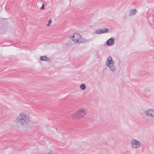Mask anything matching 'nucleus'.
<instances>
[{
	"label": "nucleus",
	"instance_id": "obj_16",
	"mask_svg": "<svg viewBox=\"0 0 154 154\" xmlns=\"http://www.w3.org/2000/svg\"><path fill=\"white\" fill-rule=\"evenodd\" d=\"M153 58H154V55L153 56Z\"/></svg>",
	"mask_w": 154,
	"mask_h": 154
},
{
	"label": "nucleus",
	"instance_id": "obj_9",
	"mask_svg": "<svg viewBox=\"0 0 154 154\" xmlns=\"http://www.w3.org/2000/svg\"><path fill=\"white\" fill-rule=\"evenodd\" d=\"M137 13V10L135 9H131L130 10L129 13V15L130 17H131L135 15Z\"/></svg>",
	"mask_w": 154,
	"mask_h": 154
},
{
	"label": "nucleus",
	"instance_id": "obj_14",
	"mask_svg": "<svg viewBox=\"0 0 154 154\" xmlns=\"http://www.w3.org/2000/svg\"><path fill=\"white\" fill-rule=\"evenodd\" d=\"M66 45L67 46H69L71 45V42H69L68 44H66Z\"/></svg>",
	"mask_w": 154,
	"mask_h": 154
},
{
	"label": "nucleus",
	"instance_id": "obj_6",
	"mask_svg": "<svg viewBox=\"0 0 154 154\" xmlns=\"http://www.w3.org/2000/svg\"><path fill=\"white\" fill-rule=\"evenodd\" d=\"M144 114L146 116L152 118L154 122V109H148L145 111Z\"/></svg>",
	"mask_w": 154,
	"mask_h": 154
},
{
	"label": "nucleus",
	"instance_id": "obj_7",
	"mask_svg": "<svg viewBox=\"0 0 154 154\" xmlns=\"http://www.w3.org/2000/svg\"><path fill=\"white\" fill-rule=\"evenodd\" d=\"M109 32V29L107 28H103L95 30L94 32V34H100L103 33H108Z\"/></svg>",
	"mask_w": 154,
	"mask_h": 154
},
{
	"label": "nucleus",
	"instance_id": "obj_11",
	"mask_svg": "<svg viewBox=\"0 0 154 154\" xmlns=\"http://www.w3.org/2000/svg\"><path fill=\"white\" fill-rule=\"evenodd\" d=\"M79 88L82 90H84L86 88L85 85L84 83L81 84L79 86Z\"/></svg>",
	"mask_w": 154,
	"mask_h": 154
},
{
	"label": "nucleus",
	"instance_id": "obj_13",
	"mask_svg": "<svg viewBox=\"0 0 154 154\" xmlns=\"http://www.w3.org/2000/svg\"><path fill=\"white\" fill-rule=\"evenodd\" d=\"M45 9V5L44 4H43L41 8V9Z\"/></svg>",
	"mask_w": 154,
	"mask_h": 154
},
{
	"label": "nucleus",
	"instance_id": "obj_2",
	"mask_svg": "<svg viewBox=\"0 0 154 154\" xmlns=\"http://www.w3.org/2000/svg\"><path fill=\"white\" fill-rule=\"evenodd\" d=\"M105 65L109 71L112 73H114L116 71V63L114 60L111 56H109L106 59L105 62Z\"/></svg>",
	"mask_w": 154,
	"mask_h": 154
},
{
	"label": "nucleus",
	"instance_id": "obj_1",
	"mask_svg": "<svg viewBox=\"0 0 154 154\" xmlns=\"http://www.w3.org/2000/svg\"><path fill=\"white\" fill-rule=\"evenodd\" d=\"M31 118L28 113L24 112L20 113L15 119L17 124L21 126L27 125L31 122Z\"/></svg>",
	"mask_w": 154,
	"mask_h": 154
},
{
	"label": "nucleus",
	"instance_id": "obj_15",
	"mask_svg": "<svg viewBox=\"0 0 154 154\" xmlns=\"http://www.w3.org/2000/svg\"><path fill=\"white\" fill-rule=\"evenodd\" d=\"M45 154H52V153L51 152H49L47 153H46Z\"/></svg>",
	"mask_w": 154,
	"mask_h": 154
},
{
	"label": "nucleus",
	"instance_id": "obj_3",
	"mask_svg": "<svg viewBox=\"0 0 154 154\" xmlns=\"http://www.w3.org/2000/svg\"><path fill=\"white\" fill-rule=\"evenodd\" d=\"M69 38L76 44H84L86 42L85 38L78 33L69 35Z\"/></svg>",
	"mask_w": 154,
	"mask_h": 154
},
{
	"label": "nucleus",
	"instance_id": "obj_12",
	"mask_svg": "<svg viewBox=\"0 0 154 154\" xmlns=\"http://www.w3.org/2000/svg\"><path fill=\"white\" fill-rule=\"evenodd\" d=\"M51 23V20H49L48 21V24L47 25V26H49L50 25V24Z\"/></svg>",
	"mask_w": 154,
	"mask_h": 154
},
{
	"label": "nucleus",
	"instance_id": "obj_8",
	"mask_svg": "<svg viewBox=\"0 0 154 154\" xmlns=\"http://www.w3.org/2000/svg\"><path fill=\"white\" fill-rule=\"evenodd\" d=\"M115 43V40L113 38H110L106 42V44L107 45L111 46L113 45Z\"/></svg>",
	"mask_w": 154,
	"mask_h": 154
},
{
	"label": "nucleus",
	"instance_id": "obj_10",
	"mask_svg": "<svg viewBox=\"0 0 154 154\" xmlns=\"http://www.w3.org/2000/svg\"><path fill=\"white\" fill-rule=\"evenodd\" d=\"M40 59L41 60L44 61H48L49 60V58L46 56H41Z\"/></svg>",
	"mask_w": 154,
	"mask_h": 154
},
{
	"label": "nucleus",
	"instance_id": "obj_5",
	"mask_svg": "<svg viewBox=\"0 0 154 154\" xmlns=\"http://www.w3.org/2000/svg\"><path fill=\"white\" fill-rule=\"evenodd\" d=\"M130 144L131 147L134 149H138L142 145V143L140 141L134 139L130 140Z\"/></svg>",
	"mask_w": 154,
	"mask_h": 154
},
{
	"label": "nucleus",
	"instance_id": "obj_4",
	"mask_svg": "<svg viewBox=\"0 0 154 154\" xmlns=\"http://www.w3.org/2000/svg\"><path fill=\"white\" fill-rule=\"evenodd\" d=\"M86 114L85 109L81 108L79 109L75 113L72 115L71 117L72 118H81L84 117Z\"/></svg>",
	"mask_w": 154,
	"mask_h": 154
}]
</instances>
